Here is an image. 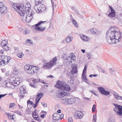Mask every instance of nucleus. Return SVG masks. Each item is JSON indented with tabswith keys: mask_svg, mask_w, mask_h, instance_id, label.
Returning <instances> with one entry per match:
<instances>
[{
	"mask_svg": "<svg viewBox=\"0 0 122 122\" xmlns=\"http://www.w3.org/2000/svg\"><path fill=\"white\" fill-rule=\"evenodd\" d=\"M122 38V33L119 28L116 27H112L107 32L106 40L108 43L112 44L117 43L120 41Z\"/></svg>",
	"mask_w": 122,
	"mask_h": 122,
	"instance_id": "f257e3e1",
	"label": "nucleus"
},
{
	"mask_svg": "<svg viewBox=\"0 0 122 122\" xmlns=\"http://www.w3.org/2000/svg\"><path fill=\"white\" fill-rule=\"evenodd\" d=\"M55 87L61 90L56 91V97L59 98L63 97L64 96L67 95L69 93L68 92H66L64 91L69 92L71 90L70 87H68L67 85L65 83L61 81H60L56 82Z\"/></svg>",
	"mask_w": 122,
	"mask_h": 122,
	"instance_id": "f03ea898",
	"label": "nucleus"
},
{
	"mask_svg": "<svg viewBox=\"0 0 122 122\" xmlns=\"http://www.w3.org/2000/svg\"><path fill=\"white\" fill-rule=\"evenodd\" d=\"M9 80V82L8 80H6L4 82V84L7 87H10V84L14 86H16L19 85L20 83V79L19 77L15 78L14 77H12Z\"/></svg>",
	"mask_w": 122,
	"mask_h": 122,
	"instance_id": "7ed1b4c3",
	"label": "nucleus"
},
{
	"mask_svg": "<svg viewBox=\"0 0 122 122\" xmlns=\"http://www.w3.org/2000/svg\"><path fill=\"white\" fill-rule=\"evenodd\" d=\"M12 6L14 9L17 11L21 16H23L25 14V6L24 5L14 4Z\"/></svg>",
	"mask_w": 122,
	"mask_h": 122,
	"instance_id": "20e7f679",
	"label": "nucleus"
},
{
	"mask_svg": "<svg viewBox=\"0 0 122 122\" xmlns=\"http://www.w3.org/2000/svg\"><path fill=\"white\" fill-rule=\"evenodd\" d=\"M46 22V21L39 22L35 25H33L32 27L34 28L37 31H43L45 30L46 27V25L43 24V23Z\"/></svg>",
	"mask_w": 122,
	"mask_h": 122,
	"instance_id": "39448f33",
	"label": "nucleus"
},
{
	"mask_svg": "<svg viewBox=\"0 0 122 122\" xmlns=\"http://www.w3.org/2000/svg\"><path fill=\"white\" fill-rule=\"evenodd\" d=\"M57 59L56 57L53 58L49 62H47L44 64L43 67L45 69H51L54 65H55Z\"/></svg>",
	"mask_w": 122,
	"mask_h": 122,
	"instance_id": "423d86ee",
	"label": "nucleus"
},
{
	"mask_svg": "<svg viewBox=\"0 0 122 122\" xmlns=\"http://www.w3.org/2000/svg\"><path fill=\"white\" fill-rule=\"evenodd\" d=\"M33 14L34 12H32V10H31L30 11H26L25 14L24 15H26L25 20L28 23L30 22L33 18Z\"/></svg>",
	"mask_w": 122,
	"mask_h": 122,
	"instance_id": "0eeeda50",
	"label": "nucleus"
},
{
	"mask_svg": "<svg viewBox=\"0 0 122 122\" xmlns=\"http://www.w3.org/2000/svg\"><path fill=\"white\" fill-rule=\"evenodd\" d=\"M115 107L113 109L114 111L117 115L121 116L122 115V107L116 104H114Z\"/></svg>",
	"mask_w": 122,
	"mask_h": 122,
	"instance_id": "6e6552de",
	"label": "nucleus"
},
{
	"mask_svg": "<svg viewBox=\"0 0 122 122\" xmlns=\"http://www.w3.org/2000/svg\"><path fill=\"white\" fill-rule=\"evenodd\" d=\"M29 72V73L30 74H36L38 72V67L35 66H32Z\"/></svg>",
	"mask_w": 122,
	"mask_h": 122,
	"instance_id": "1a4fd4ad",
	"label": "nucleus"
},
{
	"mask_svg": "<svg viewBox=\"0 0 122 122\" xmlns=\"http://www.w3.org/2000/svg\"><path fill=\"white\" fill-rule=\"evenodd\" d=\"M97 88L99 92L102 94L105 95H108L110 94V92L106 91L102 87H97Z\"/></svg>",
	"mask_w": 122,
	"mask_h": 122,
	"instance_id": "9d476101",
	"label": "nucleus"
},
{
	"mask_svg": "<svg viewBox=\"0 0 122 122\" xmlns=\"http://www.w3.org/2000/svg\"><path fill=\"white\" fill-rule=\"evenodd\" d=\"M83 116L82 113L80 111H76L74 115L75 117L77 119L81 118Z\"/></svg>",
	"mask_w": 122,
	"mask_h": 122,
	"instance_id": "9b49d317",
	"label": "nucleus"
},
{
	"mask_svg": "<svg viewBox=\"0 0 122 122\" xmlns=\"http://www.w3.org/2000/svg\"><path fill=\"white\" fill-rule=\"evenodd\" d=\"M109 8L110 9L111 12L109 13L108 15L111 17H114L115 16V10L113 9L112 7H111L110 6H109Z\"/></svg>",
	"mask_w": 122,
	"mask_h": 122,
	"instance_id": "f8f14e48",
	"label": "nucleus"
},
{
	"mask_svg": "<svg viewBox=\"0 0 122 122\" xmlns=\"http://www.w3.org/2000/svg\"><path fill=\"white\" fill-rule=\"evenodd\" d=\"M90 30L92 33L94 34L98 35L101 33V31H99L98 29L96 28H91L90 29Z\"/></svg>",
	"mask_w": 122,
	"mask_h": 122,
	"instance_id": "ddd939ff",
	"label": "nucleus"
},
{
	"mask_svg": "<svg viewBox=\"0 0 122 122\" xmlns=\"http://www.w3.org/2000/svg\"><path fill=\"white\" fill-rule=\"evenodd\" d=\"M2 64H7L8 62L9 61L8 60V57L7 56H2Z\"/></svg>",
	"mask_w": 122,
	"mask_h": 122,
	"instance_id": "4468645a",
	"label": "nucleus"
},
{
	"mask_svg": "<svg viewBox=\"0 0 122 122\" xmlns=\"http://www.w3.org/2000/svg\"><path fill=\"white\" fill-rule=\"evenodd\" d=\"M41 6V4H36L34 6V9L38 13H40V7Z\"/></svg>",
	"mask_w": 122,
	"mask_h": 122,
	"instance_id": "2eb2a0df",
	"label": "nucleus"
},
{
	"mask_svg": "<svg viewBox=\"0 0 122 122\" xmlns=\"http://www.w3.org/2000/svg\"><path fill=\"white\" fill-rule=\"evenodd\" d=\"M32 117L33 118L37 121H40L41 120L39 117L36 114V110L33 112L32 113Z\"/></svg>",
	"mask_w": 122,
	"mask_h": 122,
	"instance_id": "dca6fc26",
	"label": "nucleus"
},
{
	"mask_svg": "<svg viewBox=\"0 0 122 122\" xmlns=\"http://www.w3.org/2000/svg\"><path fill=\"white\" fill-rule=\"evenodd\" d=\"M7 12V7L6 6H4V7L0 8V13L1 14H5Z\"/></svg>",
	"mask_w": 122,
	"mask_h": 122,
	"instance_id": "f3484780",
	"label": "nucleus"
},
{
	"mask_svg": "<svg viewBox=\"0 0 122 122\" xmlns=\"http://www.w3.org/2000/svg\"><path fill=\"white\" fill-rule=\"evenodd\" d=\"M32 66L28 65H25L24 67L25 70L26 71V72L29 73V72L30 70L32 68Z\"/></svg>",
	"mask_w": 122,
	"mask_h": 122,
	"instance_id": "a211bd4d",
	"label": "nucleus"
},
{
	"mask_svg": "<svg viewBox=\"0 0 122 122\" xmlns=\"http://www.w3.org/2000/svg\"><path fill=\"white\" fill-rule=\"evenodd\" d=\"M20 94H24L26 93L25 88L24 86H22L20 88Z\"/></svg>",
	"mask_w": 122,
	"mask_h": 122,
	"instance_id": "6ab92c4d",
	"label": "nucleus"
},
{
	"mask_svg": "<svg viewBox=\"0 0 122 122\" xmlns=\"http://www.w3.org/2000/svg\"><path fill=\"white\" fill-rule=\"evenodd\" d=\"M60 115L57 113H54L53 115V119L55 120H57L59 119L60 118Z\"/></svg>",
	"mask_w": 122,
	"mask_h": 122,
	"instance_id": "aec40b11",
	"label": "nucleus"
},
{
	"mask_svg": "<svg viewBox=\"0 0 122 122\" xmlns=\"http://www.w3.org/2000/svg\"><path fill=\"white\" fill-rule=\"evenodd\" d=\"M113 95L116 99L122 100V97L120 96L117 93L115 92H114L113 93Z\"/></svg>",
	"mask_w": 122,
	"mask_h": 122,
	"instance_id": "412c9836",
	"label": "nucleus"
},
{
	"mask_svg": "<svg viewBox=\"0 0 122 122\" xmlns=\"http://www.w3.org/2000/svg\"><path fill=\"white\" fill-rule=\"evenodd\" d=\"M75 99L74 97L68 99V104H72L75 103Z\"/></svg>",
	"mask_w": 122,
	"mask_h": 122,
	"instance_id": "4be33fe9",
	"label": "nucleus"
},
{
	"mask_svg": "<svg viewBox=\"0 0 122 122\" xmlns=\"http://www.w3.org/2000/svg\"><path fill=\"white\" fill-rule=\"evenodd\" d=\"M25 42L26 44L28 45L31 46L33 44V43L32 40L30 39H26Z\"/></svg>",
	"mask_w": 122,
	"mask_h": 122,
	"instance_id": "5701e85b",
	"label": "nucleus"
},
{
	"mask_svg": "<svg viewBox=\"0 0 122 122\" xmlns=\"http://www.w3.org/2000/svg\"><path fill=\"white\" fill-rule=\"evenodd\" d=\"M46 10V8L45 6L41 4V6L40 7V13L44 12Z\"/></svg>",
	"mask_w": 122,
	"mask_h": 122,
	"instance_id": "b1692460",
	"label": "nucleus"
},
{
	"mask_svg": "<svg viewBox=\"0 0 122 122\" xmlns=\"http://www.w3.org/2000/svg\"><path fill=\"white\" fill-rule=\"evenodd\" d=\"M30 7L31 5L29 3L25 5V12H26V11H30V10H31L30 9Z\"/></svg>",
	"mask_w": 122,
	"mask_h": 122,
	"instance_id": "393cba45",
	"label": "nucleus"
},
{
	"mask_svg": "<svg viewBox=\"0 0 122 122\" xmlns=\"http://www.w3.org/2000/svg\"><path fill=\"white\" fill-rule=\"evenodd\" d=\"M80 36L82 39L83 41H86L88 39V38L87 36H86L83 35H80Z\"/></svg>",
	"mask_w": 122,
	"mask_h": 122,
	"instance_id": "a878e982",
	"label": "nucleus"
},
{
	"mask_svg": "<svg viewBox=\"0 0 122 122\" xmlns=\"http://www.w3.org/2000/svg\"><path fill=\"white\" fill-rule=\"evenodd\" d=\"M77 72V69L76 67V66L75 65L73 67H72V70H71V72L73 74L76 73Z\"/></svg>",
	"mask_w": 122,
	"mask_h": 122,
	"instance_id": "bb28decb",
	"label": "nucleus"
},
{
	"mask_svg": "<svg viewBox=\"0 0 122 122\" xmlns=\"http://www.w3.org/2000/svg\"><path fill=\"white\" fill-rule=\"evenodd\" d=\"M43 95V94L42 93H38L36 96V100L38 101H39Z\"/></svg>",
	"mask_w": 122,
	"mask_h": 122,
	"instance_id": "cd10ccee",
	"label": "nucleus"
},
{
	"mask_svg": "<svg viewBox=\"0 0 122 122\" xmlns=\"http://www.w3.org/2000/svg\"><path fill=\"white\" fill-rule=\"evenodd\" d=\"M27 102L28 107L29 108H31L34 104L33 103L32 101L29 100H28Z\"/></svg>",
	"mask_w": 122,
	"mask_h": 122,
	"instance_id": "c85d7f7f",
	"label": "nucleus"
},
{
	"mask_svg": "<svg viewBox=\"0 0 122 122\" xmlns=\"http://www.w3.org/2000/svg\"><path fill=\"white\" fill-rule=\"evenodd\" d=\"M7 41L6 40H4L2 41L1 43V45L2 47L4 46L7 45Z\"/></svg>",
	"mask_w": 122,
	"mask_h": 122,
	"instance_id": "c756f323",
	"label": "nucleus"
},
{
	"mask_svg": "<svg viewBox=\"0 0 122 122\" xmlns=\"http://www.w3.org/2000/svg\"><path fill=\"white\" fill-rule=\"evenodd\" d=\"M68 57L66 59V60H68L71 59V60H74L76 59V56L74 55H72L71 56H68Z\"/></svg>",
	"mask_w": 122,
	"mask_h": 122,
	"instance_id": "7c9ffc66",
	"label": "nucleus"
},
{
	"mask_svg": "<svg viewBox=\"0 0 122 122\" xmlns=\"http://www.w3.org/2000/svg\"><path fill=\"white\" fill-rule=\"evenodd\" d=\"M107 122H115V118L114 117H110L108 119Z\"/></svg>",
	"mask_w": 122,
	"mask_h": 122,
	"instance_id": "2f4dec72",
	"label": "nucleus"
},
{
	"mask_svg": "<svg viewBox=\"0 0 122 122\" xmlns=\"http://www.w3.org/2000/svg\"><path fill=\"white\" fill-rule=\"evenodd\" d=\"M61 102L65 104H68V99L67 98H63L62 99Z\"/></svg>",
	"mask_w": 122,
	"mask_h": 122,
	"instance_id": "473e14b6",
	"label": "nucleus"
},
{
	"mask_svg": "<svg viewBox=\"0 0 122 122\" xmlns=\"http://www.w3.org/2000/svg\"><path fill=\"white\" fill-rule=\"evenodd\" d=\"M66 40L67 42H70L72 40V39L71 37L68 36L66 38Z\"/></svg>",
	"mask_w": 122,
	"mask_h": 122,
	"instance_id": "72a5a7b5",
	"label": "nucleus"
},
{
	"mask_svg": "<svg viewBox=\"0 0 122 122\" xmlns=\"http://www.w3.org/2000/svg\"><path fill=\"white\" fill-rule=\"evenodd\" d=\"M99 68V70L101 72L103 73L104 74H106L107 73V71L104 69L101 68L99 67H98Z\"/></svg>",
	"mask_w": 122,
	"mask_h": 122,
	"instance_id": "f704fd0d",
	"label": "nucleus"
},
{
	"mask_svg": "<svg viewBox=\"0 0 122 122\" xmlns=\"http://www.w3.org/2000/svg\"><path fill=\"white\" fill-rule=\"evenodd\" d=\"M18 56L20 58H22L23 56L24 55L22 52H20L19 53L17 54Z\"/></svg>",
	"mask_w": 122,
	"mask_h": 122,
	"instance_id": "c9c22d12",
	"label": "nucleus"
},
{
	"mask_svg": "<svg viewBox=\"0 0 122 122\" xmlns=\"http://www.w3.org/2000/svg\"><path fill=\"white\" fill-rule=\"evenodd\" d=\"M35 4H41L43 0H35Z\"/></svg>",
	"mask_w": 122,
	"mask_h": 122,
	"instance_id": "e433bc0d",
	"label": "nucleus"
},
{
	"mask_svg": "<svg viewBox=\"0 0 122 122\" xmlns=\"http://www.w3.org/2000/svg\"><path fill=\"white\" fill-rule=\"evenodd\" d=\"M72 22L76 27H78V24L74 20H72Z\"/></svg>",
	"mask_w": 122,
	"mask_h": 122,
	"instance_id": "4c0bfd02",
	"label": "nucleus"
},
{
	"mask_svg": "<svg viewBox=\"0 0 122 122\" xmlns=\"http://www.w3.org/2000/svg\"><path fill=\"white\" fill-rule=\"evenodd\" d=\"M13 73L14 75H17L18 73V71L16 69H14L13 71Z\"/></svg>",
	"mask_w": 122,
	"mask_h": 122,
	"instance_id": "58836bf2",
	"label": "nucleus"
},
{
	"mask_svg": "<svg viewBox=\"0 0 122 122\" xmlns=\"http://www.w3.org/2000/svg\"><path fill=\"white\" fill-rule=\"evenodd\" d=\"M30 33V31L29 30H26L23 31V33L24 34H27Z\"/></svg>",
	"mask_w": 122,
	"mask_h": 122,
	"instance_id": "ea45409f",
	"label": "nucleus"
},
{
	"mask_svg": "<svg viewBox=\"0 0 122 122\" xmlns=\"http://www.w3.org/2000/svg\"><path fill=\"white\" fill-rule=\"evenodd\" d=\"M2 47L6 51L8 50L9 49V47L7 46L6 45Z\"/></svg>",
	"mask_w": 122,
	"mask_h": 122,
	"instance_id": "a19ab883",
	"label": "nucleus"
},
{
	"mask_svg": "<svg viewBox=\"0 0 122 122\" xmlns=\"http://www.w3.org/2000/svg\"><path fill=\"white\" fill-rule=\"evenodd\" d=\"M14 115H12L11 114H8V117L10 119H14L13 116Z\"/></svg>",
	"mask_w": 122,
	"mask_h": 122,
	"instance_id": "79ce46f5",
	"label": "nucleus"
},
{
	"mask_svg": "<svg viewBox=\"0 0 122 122\" xmlns=\"http://www.w3.org/2000/svg\"><path fill=\"white\" fill-rule=\"evenodd\" d=\"M30 85L31 86L34 88H35L36 87V84H34V83L33 84L31 83H30Z\"/></svg>",
	"mask_w": 122,
	"mask_h": 122,
	"instance_id": "37998d69",
	"label": "nucleus"
},
{
	"mask_svg": "<svg viewBox=\"0 0 122 122\" xmlns=\"http://www.w3.org/2000/svg\"><path fill=\"white\" fill-rule=\"evenodd\" d=\"M82 76L84 80H87V78L86 77V75L85 74L82 73Z\"/></svg>",
	"mask_w": 122,
	"mask_h": 122,
	"instance_id": "c03bdc74",
	"label": "nucleus"
},
{
	"mask_svg": "<svg viewBox=\"0 0 122 122\" xmlns=\"http://www.w3.org/2000/svg\"><path fill=\"white\" fill-rule=\"evenodd\" d=\"M4 6H5V5L4 3L2 2H0V8L4 7Z\"/></svg>",
	"mask_w": 122,
	"mask_h": 122,
	"instance_id": "a18cd8bd",
	"label": "nucleus"
},
{
	"mask_svg": "<svg viewBox=\"0 0 122 122\" xmlns=\"http://www.w3.org/2000/svg\"><path fill=\"white\" fill-rule=\"evenodd\" d=\"M92 55L89 53H88L87 55V57L89 59H90L92 57Z\"/></svg>",
	"mask_w": 122,
	"mask_h": 122,
	"instance_id": "49530a36",
	"label": "nucleus"
},
{
	"mask_svg": "<svg viewBox=\"0 0 122 122\" xmlns=\"http://www.w3.org/2000/svg\"><path fill=\"white\" fill-rule=\"evenodd\" d=\"M39 101H38L36 100V103L34 104V108H35L37 107V105L38 103L39 102Z\"/></svg>",
	"mask_w": 122,
	"mask_h": 122,
	"instance_id": "de8ad7c7",
	"label": "nucleus"
},
{
	"mask_svg": "<svg viewBox=\"0 0 122 122\" xmlns=\"http://www.w3.org/2000/svg\"><path fill=\"white\" fill-rule=\"evenodd\" d=\"M95 104L93 105L92 109V111L93 112H94L95 111Z\"/></svg>",
	"mask_w": 122,
	"mask_h": 122,
	"instance_id": "09e8293b",
	"label": "nucleus"
},
{
	"mask_svg": "<svg viewBox=\"0 0 122 122\" xmlns=\"http://www.w3.org/2000/svg\"><path fill=\"white\" fill-rule=\"evenodd\" d=\"M110 72L112 74H114L115 71L113 68L110 69Z\"/></svg>",
	"mask_w": 122,
	"mask_h": 122,
	"instance_id": "8fccbe9b",
	"label": "nucleus"
},
{
	"mask_svg": "<svg viewBox=\"0 0 122 122\" xmlns=\"http://www.w3.org/2000/svg\"><path fill=\"white\" fill-rule=\"evenodd\" d=\"M15 103H11L9 105V108H11L12 107L14 106Z\"/></svg>",
	"mask_w": 122,
	"mask_h": 122,
	"instance_id": "3c124183",
	"label": "nucleus"
},
{
	"mask_svg": "<svg viewBox=\"0 0 122 122\" xmlns=\"http://www.w3.org/2000/svg\"><path fill=\"white\" fill-rule=\"evenodd\" d=\"M97 117L96 115H94L93 116V121H96Z\"/></svg>",
	"mask_w": 122,
	"mask_h": 122,
	"instance_id": "603ef678",
	"label": "nucleus"
},
{
	"mask_svg": "<svg viewBox=\"0 0 122 122\" xmlns=\"http://www.w3.org/2000/svg\"><path fill=\"white\" fill-rule=\"evenodd\" d=\"M39 81V80L37 79L34 80H33V82L34 84H36V83L38 82Z\"/></svg>",
	"mask_w": 122,
	"mask_h": 122,
	"instance_id": "864d4df0",
	"label": "nucleus"
},
{
	"mask_svg": "<svg viewBox=\"0 0 122 122\" xmlns=\"http://www.w3.org/2000/svg\"><path fill=\"white\" fill-rule=\"evenodd\" d=\"M2 56H0V65H2Z\"/></svg>",
	"mask_w": 122,
	"mask_h": 122,
	"instance_id": "5fc2aeb1",
	"label": "nucleus"
},
{
	"mask_svg": "<svg viewBox=\"0 0 122 122\" xmlns=\"http://www.w3.org/2000/svg\"><path fill=\"white\" fill-rule=\"evenodd\" d=\"M68 122H73V120L72 118L70 117L68 119Z\"/></svg>",
	"mask_w": 122,
	"mask_h": 122,
	"instance_id": "6e6d98bb",
	"label": "nucleus"
},
{
	"mask_svg": "<svg viewBox=\"0 0 122 122\" xmlns=\"http://www.w3.org/2000/svg\"><path fill=\"white\" fill-rule=\"evenodd\" d=\"M15 113L19 115H21V113L20 112L17 111H15Z\"/></svg>",
	"mask_w": 122,
	"mask_h": 122,
	"instance_id": "4d7b16f0",
	"label": "nucleus"
},
{
	"mask_svg": "<svg viewBox=\"0 0 122 122\" xmlns=\"http://www.w3.org/2000/svg\"><path fill=\"white\" fill-rule=\"evenodd\" d=\"M6 94L0 95V99L2 97H5Z\"/></svg>",
	"mask_w": 122,
	"mask_h": 122,
	"instance_id": "13d9d810",
	"label": "nucleus"
},
{
	"mask_svg": "<svg viewBox=\"0 0 122 122\" xmlns=\"http://www.w3.org/2000/svg\"><path fill=\"white\" fill-rule=\"evenodd\" d=\"M20 94V96L21 99L23 98L25 96L23 95L22 94Z\"/></svg>",
	"mask_w": 122,
	"mask_h": 122,
	"instance_id": "bf43d9fd",
	"label": "nucleus"
},
{
	"mask_svg": "<svg viewBox=\"0 0 122 122\" xmlns=\"http://www.w3.org/2000/svg\"><path fill=\"white\" fill-rule=\"evenodd\" d=\"M41 104L43 105V106L44 107H46L47 106V105L46 104H44L43 102L41 103Z\"/></svg>",
	"mask_w": 122,
	"mask_h": 122,
	"instance_id": "052dcab7",
	"label": "nucleus"
},
{
	"mask_svg": "<svg viewBox=\"0 0 122 122\" xmlns=\"http://www.w3.org/2000/svg\"><path fill=\"white\" fill-rule=\"evenodd\" d=\"M51 2L52 4V6L53 10V11L54 9V7L53 6V4H54V3L53 2H52V0H51Z\"/></svg>",
	"mask_w": 122,
	"mask_h": 122,
	"instance_id": "680f3d73",
	"label": "nucleus"
},
{
	"mask_svg": "<svg viewBox=\"0 0 122 122\" xmlns=\"http://www.w3.org/2000/svg\"><path fill=\"white\" fill-rule=\"evenodd\" d=\"M78 16L81 18H83L84 17V16L81 14H79L78 15Z\"/></svg>",
	"mask_w": 122,
	"mask_h": 122,
	"instance_id": "e2e57ef3",
	"label": "nucleus"
},
{
	"mask_svg": "<svg viewBox=\"0 0 122 122\" xmlns=\"http://www.w3.org/2000/svg\"><path fill=\"white\" fill-rule=\"evenodd\" d=\"M4 51L3 50H1L0 51V53H1L2 54H3V53Z\"/></svg>",
	"mask_w": 122,
	"mask_h": 122,
	"instance_id": "0e129e2a",
	"label": "nucleus"
},
{
	"mask_svg": "<svg viewBox=\"0 0 122 122\" xmlns=\"http://www.w3.org/2000/svg\"><path fill=\"white\" fill-rule=\"evenodd\" d=\"M64 117V115L63 114H61V119H62Z\"/></svg>",
	"mask_w": 122,
	"mask_h": 122,
	"instance_id": "69168bd1",
	"label": "nucleus"
},
{
	"mask_svg": "<svg viewBox=\"0 0 122 122\" xmlns=\"http://www.w3.org/2000/svg\"><path fill=\"white\" fill-rule=\"evenodd\" d=\"M84 100H88V101H89V100H90L89 98H88L84 97Z\"/></svg>",
	"mask_w": 122,
	"mask_h": 122,
	"instance_id": "338daca9",
	"label": "nucleus"
},
{
	"mask_svg": "<svg viewBox=\"0 0 122 122\" xmlns=\"http://www.w3.org/2000/svg\"><path fill=\"white\" fill-rule=\"evenodd\" d=\"M73 81L72 80H71L70 81H69V82L70 83H73Z\"/></svg>",
	"mask_w": 122,
	"mask_h": 122,
	"instance_id": "774afa93",
	"label": "nucleus"
}]
</instances>
